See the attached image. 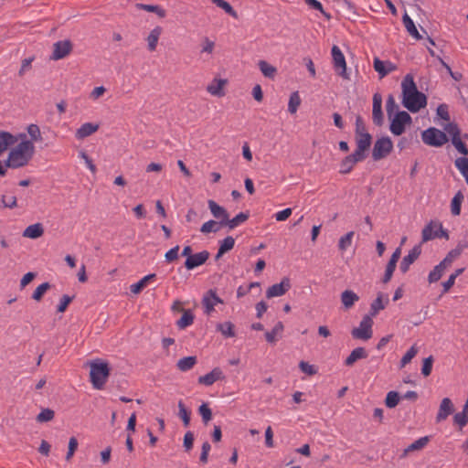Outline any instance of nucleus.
<instances>
[{"label": "nucleus", "mask_w": 468, "mask_h": 468, "mask_svg": "<svg viewBox=\"0 0 468 468\" xmlns=\"http://www.w3.org/2000/svg\"><path fill=\"white\" fill-rule=\"evenodd\" d=\"M197 362V358L195 356H185L177 361L176 367L182 372H186L193 368Z\"/></svg>", "instance_id": "obj_30"}, {"label": "nucleus", "mask_w": 468, "mask_h": 468, "mask_svg": "<svg viewBox=\"0 0 468 468\" xmlns=\"http://www.w3.org/2000/svg\"><path fill=\"white\" fill-rule=\"evenodd\" d=\"M393 150V142L388 136L378 138L373 146L372 158L374 161H379L386 158Z\"/></svg>", "instance_id": "obj_6"}, {"label": "nucleus", "mask_w": 468, "mask_h": 468, "mask_svg": "<svg viewBox=\"0 0 468 468\" xmlns=\"http://www.w3.org/2000/svg\"><path fill=\"white\" fill-rule=\"evenodd\" d=\"M386 111H387L388 117L389 119H391V117L393 115H395V113H394L395 112H399V105L397 104L395 98L392 94H389L387 98Z\"/></svg>", "instance_id": "obj_47"}, {"label": "nucleus", "mask_w": 468, "mask_h": 468, "mask_svg": "<svg viewBox=\"0 0 468 468\" xmlns=\"http://www.w3.org/2000/svg\"><path fill=\"white\" fill-rule=\"evenodd\" d=\"M194 322V314L191 310H183L181 318L176 322V325L179 329H185L191 325Z\"/></svg>", "instance_id": "obj_38"}, {"label": "nucleus", "mask_w": 468, "mask_h": 468, "mask_svg": "<svg viewBox=\"0 0 468 468\" xmlns=\"http://www.w3.org/2000/svg\"><path fill=\"white\" fill-rule=\"evenodd\" d=\"M190 411L186 409L182 400L178 402V417L182 420L185 427L190 424Z\"/></svg>", "instance_id": "obj_43"}, {"label": "nucleus", "mask_w": 468, "mask_h": 468, "mask_svg": "<svg viewBox=\"0 0 468 468\" xmlns=\"http://www.w3.org/2000/svg\"><path fill=\"white\" fill-rule=\"evenodd\" d=\"M443 275V272L438 268L434 267L433 270L429 273L428 281L430 283L438 282Z\"/></svg>", "instance_id": "obj_64"}, {"label": "nucleus", "mask_w": 468, "mask_h": 468, "mask_svg": "<svg viewBox=\"0 0 468 468\" xmlns=\"http://www.w3.org/2000/svg\"><path fill=\"white\" fill-rule=\"evenodd\" d=\"M207 204L213 217L219 219V226H224L229 217L228 211L214 200H208Z\"/></svg>", "instance_id": "obj_19"}, {"label": "nucleus", "mask_w": 468, "mask_h": 468, "mask_svg": "<svg viewBox=\"0 0 468 468\" xmlns=\"http://www.w3.org/2000/svg\"><path fill=\"white\" fill-rule=\"evenodd\" d=\"M420 253L421 244L415 245L409 254L402 259L399 264L400 271L402 273H406L409 271L410 266L420 257Z\"/></svg>", "instance_id": "obj_15"}, {"label": "nucleus", "mask_w": 468, "mask_h": 468, "mask_svg": "<svg viewBox=\"0 0 468 468\" xmlns=\"http://www.w3.org/2000/svg\"><path fill=\"white\" fill-rule=\"evenodd\" d=\"M194 444V434L192 431L186 432L183 441V446L186 452H190Z\"/></svg>", "instance_id": "obj_61"}, {"label": "nucleus", "mask_w": 468, "mask_h": 468, "mask_svg": "<svg viewBox=\"0 0 468 468\" xmlns=\"http://www.w3.org/2000/svg\"><path fill=\"white\" fill-rule=\"evenodd\" d=\"M454 411V406L451 399L444 398L441 401L439 411L436 416V422H441L445 420Z\"/></svg>", "instance_id": "obj_16"}, {"label": "nucleus", "mask_w": 468, "mask_h": 468, "mask_svg": "<svg viewBox=\"0 0 468 468\" xmlns=\"http://www.w3.org/2000/svg\"><path fill=\"white\" fill-rule=\"evenodd\" d=\"M373 67L374 69L378 73L379 79H383L384 77L397 69V66L391 61H383L377 57L374 58Z\"/></svg>", "instance_id": "obj_14"}, {"label": "nucleus", "mask_w": 468, "mask_h": 468, "mask_svg": "<svg viewBox=\"0 0 468 468\" xmlns=\"http://www.w3.org/2000/svg\"><path fill=\"white\" fill-rule=\"evenodd\" d=\"M225 376L219 367L213 368L209 373L200 376L197 382L201 385L211 386L216 381L224 379Z\"/></svg>", "instance_id": "obj_17"}, {"label": "nucleus", "mask_w": 468, "mask_h": 468, "mask_svg": "<svg viewBox=\"0 0 468 468\" xmlns=\"http://www.w3.org/2000/svg\"><path fill=\"white\" fill-rule=\"evenodd\" d=\"M44 233V228L41 223L29 225L23 232V236L29 239H37Z\"/></svg>", "instance_id": "obj_29"}, {"label": "nucleus", "mask_w": 468, "mask_h": 468, "mask_svg": "<svg viewBox=\"0 0 468 468\" xmlns=\"http://www.w3.org/2000/svg\"><path fill=\"white\" fill-rule=\"evenodd\" d=\"M218 303H223V300L217 295L214 290H208L202 298L205 313L210 314L214 311L215 305Z\"/></svg>", "instance_id": "obj_13"}, {"label": "nucleus", "mask_w": 468, "mask_h": 468, "mask_svg": "<svg viewBox=\"0 0 468 468\" xmlns=\"http://www.w3.org/2000/svg\"><path fill=\"white\" fill-rule=\"evenodd\" d=\"M402 105L410 112H418L427 105L426 95L420 91L411 74H407L402 82Z\"/></svg>", "instance_id": "obj_1"}, {"label": "nucleus", "mask_w": 468, "mask_h": 468, "mask_svg": "<svg viewBox=\"0 0 468 468\" xmlns=\"http://www.w3.org/2000/svg\"><path fill=\"white\" fill-rule=\"evenodd\" d=\"M234 324L231 322L220 323L217 325V330L219 331L225 337H234Z\"/></svg>", "instance_id": "obj_40"}, {"label": "nucleus", "mask_w": 468, "mask_h": 468, "mask_svg": "<svg viewBox=\"0 0 468 468\" xmlns=\"http://www.w3.org/2000/svg\"><path fill=\"white\" fill-rule=\"evenodd\" d=\"M452 144L454 145V147L460 154L464 155L463 157H466V155L468 154V148L466 144L462 141L461 137L452 138Z\"/></svg>", "instance_id": "obj_56"}, {"label": "nucleus", "mask_w": 468, "mask_h": 468, "mask_svg": "<svg viewBox=\"0 0 468 468\" xmlns=\"http://www.w3.org/2000/svg\"><path fill=\"white\" fill-rule=\"evenodd\" d=\"M429 441H430V437L429 436H424V437H421V438L418 439L417 441H415L414 442L410 444L403 451V453L401 454L400 457L401 458H405L411 452L422 450L429 443Z\"/></svg>", "instance_id": "obj_24"}, {"label": "nucleus", "mask_w": 468, "mask_h": 468, "mask_svg": "<svg viewBox=\"0 0 468 468\" xmlns=\"http://www.w3.org/2000/svg\"><path fill=\"white\" fill-rule=\"evenodd\" d=\"M384 294L379 292L378 297L371 303L370 304V316H376L379 311L385 309L386 305L388 303V298L386 296L385 302H383Z\"/></svg>", "instance_id": "obj_26"}, {"label": "nucleus", "mask_w": 468, "mask_h": 468, "mask_svg": "<svg viewBox=\"0 0 468 468\" xmlns=\"http://www.w3.org/2000/svg\"><path fill=\"white\" fill-rule=\"evenodd\" d=\"M454 165L456 168L460 171V173L464 176L465 181L468 185V158L458 157L454 161Z\"/></svg>", "instance_id": "obj_41"}, {"label": "nucleus", "mask_w": 468, "mask_h": 468, "mask_svg": "<svg viewBox=\"0 0 468 468\" xmlns=\"http://www.w3.org/2000/svg\"><path fill=\"white\" fill-rule=\"evenodd\" d=\"M372 121L376 126H382L384 123L382 97L379 93H375L373 95Z\"/></svg>", "instance_id": "obj_12"}, {"label": "nucleus", "mask_w": 468, "mask_h": 468, "mask_svg": "<svg viewBox=\"0 0 468 468\" xmlns=\"http://www.w3.org/2000/svg\"><path fill=\"white\" fill-rule=\"evenodd\" d=\"M212 2L219 8H222L228 15L235 19L239 18L237 11L225 0H212Z\"/></svg>", "instance_id": "obj_42"}, {"label": "nucleus", "mask_w": 468, "mask_h": 468, "mask_svg": "<svg viewBox=\"0 0 468 468\" xmlns=\"http://www.w3.org/2000/svg\"><path fill=\"white\" fill-rule=\"evenodd\" d=\"M372 144V136H366L365 139L356 140V149L355 150L356 155L363 156L364 159L367 156V151Z\"/></svg>", "instance_id": "obj_23"}, {"label": "nucleus", "mask_w": 468, "mask_h": 468, "mask_svg": "<svg viewBox=\"0 0 468 468\" xmlns=\"http://www.w3.org/2000/svg\"><path fill=\"white\" fill-rule=\"evenodd\" d=\"M283 329V324L282 322H278L271 331L265 333L266 341L271 344L275 343L277 341V336H281Z\"/></svg>", "instance_id": "obj_32"}, {"label": "nucleus", "mask_w": 468, "mask_h": 468, "mask_svg": "<svg viewBox=\"0 0 468 468\" xmlns=\"http://www.w3.org/2000/svg\"><path fill=\"white\" fill-rule=\"evenodd\" d=\"M74 295L73 296H69L68 294H64L61 298H60V301H59V303L57 307V311L58 313H64L69 304L72 302V300L74 299Z\"/></svg>", "instance_id": "obj_57"}, {"label": "nucleus", "mask_w": 468, "mask_h": 468, "mask_svg": "<svg viewBox=\"0 0 468 468\" xmlns=\"http://www.w3.org/2000/svg\"><path fill=\"white\" fill-rule=\"evenodd\" d=\"M291 281L288 277H283L280 283H275L266 291V297L272 298L284 295L291 289Z\"/></svg>", "instance_id": "obj_10"}, {"label": "nucleus", "mask_w": 468, "mask_h": 468, "mask_svg": "<svg viewBox=\"0 0 468 468\" xmlns=\"http://www.w3.org/2000/svg\"><path fill=\"white\" fill-rule=\"evenodd\" d=\"M258 66L264 77L271 80L274 79L277 73V69L274 66L269 64L265 60H260Z\"/></svg>", "instance_id": "obj_33"}, {"label": "nucleus", "mask_w": 468, "mask_h": 468, "mask_svg": "<svg viewBox=\"0 0 468 468\" xmlns=\"http://www.w3.org/2000/svg\"><path fill=\"white\" fill-rule=\"evenodd\" d=\"M136 7L141 10H145L147 12L155 13L161 18H163L166 16V11L160 5L136 4Z\"/></svg>", "instance_id": "obj_39"}, {"label": "nucleus", "mask_w": 468, "mask_h": 468, "mask_svg": "<svg viewBox=\"0 0 468 468\" xmlns=\"http://www.w3.org/2000/svg\"><path fill=\"white\" fill-rule=\"evenodd\" d=\"M234 238L231 236H228L223 240L220 241L219 249L227 253L228 251L231 250L234 248Z\"/></svg>", "instance_id": "obj_58"}, {"label": "nucleus", "mask_w": 468, "mask_h": 468, "mask_svg": "<svg viewBox=\"0 0 468 468\" xmlns=\"http://www.w3.org/2000/svg\"><path fill=\"white\" fill-rule=\"evenodd\" d=\"M198 412L202 417V421L205 425L212 419V411L207 403H203L198 408Z\"/></svg>", "instance_id": "obj_51"}, {"label": "nucleus", "mask_w": 468, "mask_h": 468, "mask_svg": "<svg viewBox=\"0 0 468 468\" xmlns=\"http://www.w3.org/2000/svg\"><path fill=\"white\" fill-rule=\"evenodd\" d=\"M355 235L354 231H349L346 235L340 238L338 241V249L341 251H345L347 248H349L352 244V239Z\"/></svg>", "instance_id": "obj_49"}, {"label": "nucleus", "mask_w": 468, "mask_h": 468, "mask_svg": "<svg viewBox=\"0 0 468 468\" xmlns=\"http://www.w3.org/2000/svg\"><path fill=\"white\" fill-rule=\"evenodd\" d=\"M466 248L465 244L459 243L454 249L451 250L446 257L450 258L451 261H454L459 258L463 252V250Z\"/></svg>", "instance_id": "obj_60"}, {"label": "nucleus", "mask_w": 468, "mask_h": 468, "mask_svg": "<svg viewBox=\"0 0 468 468\" xmlns=\"http://www.w3.org/2000/svg\"><path fill=\"white\" fill-rule=\"evenodd\" d=\"M163 32V28L159 26L151 30L147 37L148 49L154 51L158 43V39Z\"/></svg>", "instance_id": "obj_31"}, {"label": "nucleus", "mask_w": 468, "mask_h": 468, "mask_svg": "<svg viewBox=\"0 0 468 468\" xmlns=\"http://www.w3.org/2000/svg\"><path fill=\"white\" fill-rule=\"evenodd\" d=\"M55 412L54 410L50 409H44L40 411V413L37 416L36 420L37 421L42 423V422H48L54 419Z\"/></svg>", "instance_id": "obj_52"}, {"label": "nucleus", "mask_w": 468, "mask_h": 468, "mask_svg": "<svg viewBox=\"0 0 468 468\" xmlns=\"http://www.w3.org/2000/svg\"><path fill=\"white\" fill-rule=\"evenodd\" d=\"M50 287H51V285L49 282H44V283L38 285L32 294V299L37 302H40L42 300L44 294L46 293V292L48 289H50Z\"/></svg>", "instance_id": "obj_50"}, {"label": "nucleus", "mask_w": 468, "mask_h": 468, "mask_svg": "<svg viewBox=\"0 0 468 468\" xmlns=\"http://www.w3.org/2000/svg\"><path fill=\"white\" fill-rule=\"evenodd\" d=\"M421 138L425 144L433 147H441L448 142L447 134L435 127H430L423 131Z\"/></svg>", "instance_id": "obj_4"}, {"label": "nucleus", "mask_w": 468, "mask_h": 468, "mask_svg": "<svg viewBox=\"0 0 468 468\" xmlns=\"http://www.w3.org/2000/svg\"><path fill=\"white\" fill-rule=\"evenodd\" d=\"M418 348L415 346H412L406 354L402 356L400 360V367H404L407 364H409L411 359L417 355Z\"/></svg>", "instance_id": "obj_54"}, {"label": "nucleus", "mask_w": 468, "mask_h": 468, "mask_svg": "<svg viewBox=\"0 0 468 468\" xmlns=\"http://www.w3.org/2000/svg\"><path fill=\"white\" fill-rule=\"evenodd\" d=\"M218 229H219L218 222L210 219L202 225L200 231L204 234H207L209 232H217V231H218Z\"/></svg>", "instance_id": "obj_53"}, {"label": "nucleus", "mask_w": 468, "mask_h": 468, "mask_svg": "<svg viewBox=\"0 0 468 468\" xmlns=\"http://www.w3.org/2000/svg\"><path fill=\"white\" fill-rule=\"evenodd\" d=\"M364 160L363 156L356 155L355 153L348 154L341 161L339 172L344 175L348 174L352 171L356 163Z\"/></svg>", "instance_id": "obj_18"}, {"label": "nucleus", "mask_w": 468, "mask_h": 468, "mask_svg": "<svg viewBox=\"0 0 468 468\" xmlns=\"http://www.w3.org/2000/svg\"><path fill=\"white\" fill-rule=\"evenodd\" d=\"M453 423L459 426L462 430L468 423V405H463V410L454 414Z\"/></svg>", "instance_id": "obj_35"}, {"label": "nucleus", "mask_w": 468, "mask_h": 468, "mask_svg": "<svg viewBox=\"0 0 468 468\" xmlns=\"http://www.w3.org/2000/svg\"><path fill=\"white\" fill-rule=\"evenodd\" d=\"M399 393L397 391H389L388 392L386 399H385V405L388 409L395 408L399 400H400Z\"/></svg>", "instance_id": "obj_45"}, {"label": "nucleus", "mask_w": 468, "mask_h": 468, "mask_svg": "<svg viewBox=\"0 0 468 468\" xmlns=\"http://www.w3.org/2000/svg\"><path fill=\"white\" fill-rule=\"evenodd\" d=\"M402 22H403L404 27H406L408 33L411 37H413L417 40H420L422 38V36L419 33L413 20L409 16V15L406 12L402 16Z\"/></svg>", "instance_id": "obj_27"}, {"label": "nucleus", "mask_w": 468, "mask_h": 468, "mask_svg": "<svg viewBox=\"0 0 468 468\" xmlns=\"http://www.w3.org/2000/svg\"><path fill=\"white\" fill-rule=\"evenodd\" d=\"M368 356V353L365 347H356L351 351L349 356L346 358L344 364L346 367H352L359 359H365Z\"/></svg>", "instance_id": "obj_20"}, {"label": "nucleus", "mask_w": 468, "mask_h": 468, "mask_svg": "<svg viewBox=\"0 0 468 468\" xmlns=\"http://www.w3.org/2000/svg\"><path fill=\"white\" fill-rule=\"evenodd\" d=\"M463 194L459 190L452 199L451 202V212L453 216H459L461 214V206L463 201Z\"/></svg>", "instance_id": "obj_36"}, {"label": "nucleus", "mask_w": 468, "mask_h": 468, "mask_svg": "<svg viewBox=\"0 0 468 468\" xmlns=\"http://www.w3.org/2000/svg\"><path fill=\"white\" fill-rule=\"evenodd\" d=\"M210 253L207 250H202L198 253L193 254L191 257H188L186 259V261L184 263L185 268L187 271L194 270L195 268H197L209 259Z\"/></svg>", "instance_id": "obj_11"}, {"label": "nucleus", "mask_w": 468, "mask_h": 468, "mask_svg": "<svg viewBox=\"0 0 468 468\" xmlns=\"http://www.w3.org/2000/svg\"><path fill=\"white\" fill-rule=\"evenodd\" d=\"M301 98L298 93V91H293L290 95L289 103H288V111L290 113L293 114L297 112L300 104H301Z\"/></svg>", "instance_id": "obj_44"}, {"label": "nucleus", "mask_w": 468, "mask_h": 468, "mask_svg": "<svg viewBox=\"0 0 468 468\" xmlns=\"http://www.w3.org/2000/svg\"><path fill=\"white\" fill-rule=\"evenodd\" d=\"M90 378L94 388L101 389L111 373V368L107 362L96 360L90 362Z\"/></svg>", "instance_id": "obj_3"}, {"label": "nucleus", "mask_w": 468, "mask_h": 468, "mask_svg": "<svg viewBox=\"0 0 468 468\" xmlns=\"http://www.w3.org/2000/svg\"><path fill=\"white\" fill-rule=\"evenodd\" d=\"M35 153L34 144L27 140H23L15 148H13L5 162L6 167L19 168L27 165L32 159Z\"/></svg>", "instance_id": "obj_2"}, {"label": "nucleus", "mask_w": 468, "mask_h": 468, "mask_svg": "<svg viewBox=\"0 0 468 468\" xmlns=\"http://www.w3.org/2000/svg\"><path fill=\"white\" fill-rule=\"evenodd\" d=\"M372 325V318L370 315L366 314L359 323V326L352 329L351 335L355 339L367 341L373 335Z\"/></svg>", "instance_id": "obj_7"}, {"label": "nucleus", "mask_w": 468, "mask_h": 468, "mask_svg": "<svg viewBox=\"0 0 468 468\" xmlns=\"http://www.w3.org/2000/svg\"><path fill=\"white\" fill-rule=\"evenodd\" d=\"M332 58L334 68L337 71L338 75H340L345 80H349V75L346 72V58L343 52L340 48L334 45L332 48Z\"/></svg>", "instance_id": "obj_8"}, {"label": "nucleus", "mask_w": 468, "mask_h": 468, "mask_svg": "<svg viewBox=\"0 0 468 468\" xmlns=\"http://www.w3.org/2000/svg\"><path fill=\"white\" fill-rule=\"evenodd\" d=\"M27 133L30 136V142L42 141L41 132L38 125L31 123L27 128Z\"/></svg>", "instance_id": "obj_48"}, {"label": "nucleus", "mask_w": 468, "mask_h": 468, "mask_svg": "<svg viewBox=\"0 0 468 468\" xmlns=\"http://www.w3.org/2000/svg\"><path fill=\"white\" fill-rule=\"evenodd\" d=\"M73 45L70 40H61L54 43L53 52L50 57L53 60H59L66 58L72 51Z\"/></svg>", "instance_id": "obj_9"}, {"label": "nucleus", "mask_w": 468, "mask_h": 468, "mask_svg": "<svg viewBox=\"0 0 468 468\" xmlns=\"http://www.w3.org/2000/svg\"><path fill=\"white\" fill-rule=\"evenodd\" d=\"M227 80L214 79L213 81L207 87V90L213 96L223 97L225 92L223 90Z\"/></svg>", "instance_id": "obj_22"}, {"label": "nucleus", "mask_w": 468, "mask_h": 468, "mask_svg": "<svg viewBox=\"0 0 468 468\" xmlns=\"http://www.w3.org/2000/svg\"><path fill=\"white\" fill-rule=\"evenodd\" d=\"M445 131L452 136V138H460L461 131L458 125L454 122H450L445 126Z\"/></svg>", "instance_id": "obj_62"}, {"label": "nucleus", "mask_w": 468, "mask_h": 468, "mask_svg": "<svg viewBox=\"0 0 468 468\" xmlns=\"http://www.w3.org/2000/svg\"><path fill=\"white\" fill-rule=\"evenodd\" d=\"M99 130V124L92 122L83 123L75 133V136L79 140H82Z\"/></svg>", "instance_id": "obj_21"}, {"label": "nucleus", "mask_w": 468, "mask_h": 468, "mask_svg": "<svg viewBox=\"0 0 468 468\" xmlns=\"http://www.w3.org/2000/svg\"><path fill=\"white\" fill-rule=\"evenodd\" d=\"M299 367L303 373L309 376H314L317 373V369L315 368V367L310 365L308 362L305 361H301L299 363Z\"/></svg>", "instance_id": "obj_63"}, {"label": "nucleus", "mask_w": 468, "mask_h": 468, "mask_svg": "<svg viewBox=\"0 0 468 468\" xmlns=\"http://www.w3.org/2000/svg\"><path fill=\"white\" fill-rule=\"evenodd\" d=\"M155 276L156 275L154 273H151V274L144 276L138 282L131 285V287H130L131 292L134 294L140 293L144 290V288L146 287L147 282L151 280H154L155 278Z\"/></svg>", "instance_id": "obj_37"}, {"label": "nucleus", "mask_w": 468, "mask_h": 468, "mask_svg": "<svg viewBox=\"0 0 468 468\" xmlns=\"http://www.w3.org/2000/svg\"><path fill=\"white\" fill-rule=\"evenodd\" d=\"M411 123L412 118L407 112H397L395 115L391 117L389 130L392 134L399 136L405 132L406 126Z\"/></svg>", "instance_id": "obj_5"}, {"label": "nucleus", "mask_w": 468, "mask_h": 468, "mask_svg": "<svg viewBox=\"0 0 468 468\" xmlns=\"http://www.w3.org/2000/svg\"><path fill=\"white\" fill-rule=\"evenodd\" d=\"M17 138L12 133L5 131H0V154L4 153L7 147L14 145Z\"/></svg>", "instance_id": "obj_25"}, {"label": "nucleus", "mask_w": 468, "mask_h": 468, "mask_svg": "<svg viewBox=\"0 0 468 468\" xmlns=\"http://www.w3.org/2000/svg\"><path fill=\"white\" fill-rule=\"evenodd\" d=\"M435 224L436 223H434L433 221H431L424 227V229H422V232H421V242L422 243L434 239L433 228L436 227Z\"/></svg>", "instance_id": "obj_46"}, {"label": "nucleus", "mask_w": 468, "mask_h": 468, "mask_svg": "<svg viewBox=\"0 0 468 468\" xmlns=\"http://www.w3.org/2000/svg\"><path fill=\"white\" fill-rule=\"evenodd\" d=\"M358 300L359 296L351 290H346L341 293V303L346 309H350Z\"/></svg>", "instance_id": "obj_28"}, {"label": "nucleus", "mask_w": 468, "mask_h": 468, "mask_svg": "<svg viewBox=\"0 0 468 468\" xmlns=\"http://www.w3.org/2000/svg\"><path fill=\"white\" fill-rule=\"evenodd\" d=\"M432 364H433V356H430L423 359L421 374L424 377H428L431 375V370H432Z\"/></svg>", "instance_id": "obj_55"}, {"label": "nucleus", "mask_w": 468, "mask_h": 468, "mask_svg": "<svg viewBox=\"0 0 468 468\" xmlns=\"http://www.w3.org/2000/svg\"><path fill=\"white\" fill-rule=\"evenodd\" d=\"M180 247L178 245L175 246L174 248L170 249L165 254V260L166 262L171 263L176 261L178 259V252H179Z\"/></svg>", "instance_id": "obj_59"}, {"label": "nucleus", "mask_w": 468, "mask_h": 468, "mask_svg": "<svg viewBox=\"0 0 468 468\" xmlns=\"http://www.w3.org/2000/svg\"><path fill=\"white\" fill-rule=\"evenodd\" d=\"M249 217H250L249 212H240L231 219H229L228 218L224 226H228L229 229H233L236 227H238L239 225H240L241 223L247 221Z\"/></svg>", "instance_id": "obj_34"}]
</instances>
